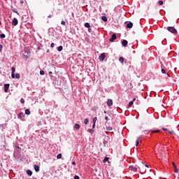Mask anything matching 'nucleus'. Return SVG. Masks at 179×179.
Listing matches in <instances>:
<instances>
[{"instance_id":"1","label":"nucleus","mask_w":179,"mask_h":179,"mask_svg":"<svg viewBox=\"0 0 179 179\" xmlns=\"http://www.w3.org/2000/svg\"><path fill=\"white\" fill-rule=\"evenodd\" d=\"M167 30L168 31H170V33H172V34H177V31L173 27H168Z\"/></svg>"},{"instance_id":"2","label":"nucleus","mask_w":179,"mask_h":179,"mask_svg":"<svg viewBox=\"0 0 179 179\" xmlns=\"http://www.w3.org/2000/svg\"><path fill=\"white\" fill-rule=\"evenodd\" d=\"M114 40H117V34H113L111 36V38L109 39V41H110V43L114 42Z\"/></svg>"},{"instance_id":"3","label":"nucleus","mask_w":179,"mask_h":179,"mask_svg":"<svg viewBox=\"0 0 179 179\" xmlns=\"http://www.w3.org/2000/svg\"><path fill=\"white\" fill-rule=\"evenodd\" d=\"M129 169V170H131V171H134V173H136L138 171V169L136 167H134V166H130Z\"/></svg>"},{"instance_id":"4","label":"nucleus","mask_w":179,"mask_h":179,"mask_svg":"<svg viewBox=\"0 0 179 179\" xmlns=\"http://www.w3.org/2000/svg\"><path fill=\"white\" fill-rule=\"evenodd\" d=\"M11 23L13 26H17V23H19V22L17 21V18H13Z\"/></svg>"},{"instance_id":"5","label":"nucleus","mask_w":179,"mask_h":179,"mask_svg":"<svg viewBox=\"0 0 179 179\" xmlns=\"http://www.w3.org/2000/svg\"><path fill=\"white\" fill-rule=\"evenodd\" d=\"M105 58H106V54L102 53L99 56V61H104Z\"/></svg>"},{"instance_id":"6","label":"nucleus","mask_w":179,"mask_h":179,"mask_svg":"<svg viewBox=\"0 0 179 179\" xmlns=\"http://www.w3.org/2000/svg\"><path fill=\"white\" fill-rule=\"evenodd\" d=\"M8 90H9V84H5L4 85V92L6 93H8Z\"/></svg>"},{"instance_id":"7","label":"nucleus","mask_w":179,"mask_h":179,"mask_svg":"<svg viewBox=\"0 0 179 179\" xmlns=\"http://www.w3.org/2000/svg\"><path fill=\"white\" fill-rule=\"evenodd\" d=\"M107 106L108 107H111V106H113V99H108Z\"/></svg>"},{"instance_id":"8","label":"nucleus","mask_w":179,"mask_h":179,"mask_svg":"<svg viewBox=\"0 0 179 179\" xmlns=\"http://www.w3.org/2000/svg\"><path fill=\"white\" fill-rule=\"evenodd\" d=\"M122 45L123 47H127L128 45V41L123 40L122 42Z\"/></svg>"},{"instance_id":"9","label":"nucleus","mask_w":179,"mask_h":179,"mask_svg":"<svg viewBox=\"0 0 179 179\" xmlns=\"http://www.w3.org/2000/svg\"><path fill=\"white\" fill-rule=\"evenodd\" d=\"M172 164H173V166L174 172H175V173H178V169H177V166H176V163L172 162Z\"/></svg>"},{"instance_id":"10","label":"nucleus","mask_w":179,"mask_h":179,"mask_svg":"<svg viewBox=\"0 0 179 179\" xmlns=\"http://www.w3.org/2000/svg\"><path fill=\"white\" fill-rule=\"evenodd\" d=\"M34 170H35V171H36V173L37 172H38V171H40V166H38V165H34Z\"/></svg>"},{"instance_id":"11","label":"nucleus","mask_w":179,"mask_h":179,"mask_svg":"<svg viewBox=\"0 0 179 179\" xmlns=\"http://www.w3.org/2000/svg\"><path fill=\"white\" fill-rule=\"evenodd\" d=\"M134 26V24L132 22H129L127 24V29H132V27Z\"/></svg>"},{"instance_id":"12","label":"nucleus","mask_w":179,"mask_h":179,"mask_svg":"<svg viewBox=\"0 0 179 179\" xmlns=\"http://www.w3.org/2000/svg\"><path fill=\"white\" fill-rule=\"evenodd\" d=\"M18 118H24V113H20L19 115H18Z\"/></svg>"},{"instance_id":"13","label":"nucleus","mask_w":179,"mask_h":179,"mask_svg":"<svg viewBox=\"0 0 179 179\" xmlns=\"http://www.w3.org/2000/svg\"><path fill=\"white\" fill-rule=\"evenodd\" d=\"M74 128H75V129H80V125H79V124L76 123V124L74 125Z\"/></svg>"},{"instance_id":"14","label":"nucleus","mask_w":179,"mask_h":179,"mask_svg":"<svg viewBox=\"0 0 179 179\" xmlns=\"http://www.w3.org/2000/svg\"><path fill=\"white\" fill-rule=\"evenodd\" d=\"M107 131H108V132H113V127L108 126V127H106Z\"/></svg>"},{"instance_id":"15","label":"nucleus","mask_w":179,"mask_h":179,"mask_svg":"<svg viewBox=\"0 0 179 179\" xmlns=\"http://www.w3.org/2000/svg\"><path fill=\"white\" fill-rule=\"evenodd\" d=\"M160 132V130H152L151 134H159Z\"/></svg>"},{"instance_id":"16","label":"nucleus","mask_w":179,"mask_h":179,"mask_svg":"<svg viewBox=\"0 0 179 179\" xmlns=\"http://www.w3.org/2000/svg\"><path fill=\"white\" fill-rule=\"evenodd\" d=\"M27 173L28 176H32L33 175V172L30 170H27Z\"/></svg>"},{"instance_id":"17","label":"nucleus","mask_w":179,"mask_h":179,"mask_svg":"<svg viewBox=\"0 0 179 179\" xmlns=\"http://www.w3.org/2000/svg\"><path fill=\"white\" fill-rule=\"evenodd\" d=\"M63 49H64V48H63L62 45H60V46L58 47L57 51H59V52H61V51H62Z\"/></svg>"},{"instance_id":"18","label":"nucleus","mask_w":179,"mask_h":179,"mask_svg":"<svg viewBox=\"0 0 179 179\" xmlns=\"http://www.w3.org/2000/svg\"><path fill=\"white\" fill-rule=\"evenodd\" d=\"M25 114H27V115H30V109H26Z\"/></svg>"},{"instance_id":"19","label":"nucleus","mask_w":179,"mask_h":179,"mask_svg":"<svg viewBox=\"0 0 179 179\" xmlns=\"http://www.w3.org/2000/svg\"><path fill=\"white\" fill-rule=\"evenodd\" d=\"M85 27H87V29H90V24L89 22H86L85 24Z\"/></svg>"},{"instance_id":"20","label":"nucleus","mask_w":179,"mask_h":179,"mask_svg":"<svg viewBox=\"0 0 179 179\" xmlns=\"http://www.w3.org/2000/svg\"><path fill=\"white\" fill-rule=\"evenodd\" d=\"M101 19H102V20H103V22H107V17H106V16H102V17H101Z\"/></svg>"},{"instance_id":"21","label":"nucleus","mask_w":179,"mask_h":179,"mask_svg":"<svg viewBox=\"0 0 179 179\" xmlns=\"http://www.w3.org/2000/svg\"><path fill=\"white\" fill-rule=\"evenodd\" d=\"M119 61L121 62V64H124V57H120Z\"/></svg>"},{"instance_id":"22","label":"nucleus","mask_w":179,"mask_h":179,"mask_svg":"<svg viewBox=\"0 0 179 179\" xmlns=\"http://www.w3.org/2000/svg\"><path fill=\"white\" fill-rule=\"evenodd\" d=\"M84 124H85V125H87V124H89V119H85V121H84Z\"/></svg>"},{"instance_id":"23","label":"nucleus","mask_w":179,"mask_h":179,"mask_svg":"<svg viewBox=\"0 0 179 179\" xmlns=\"http://www.w3.org/2000/svg\"><path fill=\"white\" fill-rule=\"evenodd\" d=\"M11 8H12L13 12H14V13H17L19 15V13L16 10V8H14L13 7H11Z\"/></svg>"},{"instance_id":"24","label":"nucleus","mask_w":179,"mask_h":179,"mask_svg":"<svg viewBox=\"0 0 179 179\" xmlns=\"http://www.w3.org/2000/svg\"><path fill=\"white\" fill-rule=\"evenodd\" d=\"M62 154H58L57 156V159H62Z\"/></svg>"},{"instance_id":"25","label":"nucleus","mask_w":179,"mask_h":179,"mask_svg":"<svg viewBox=\"0 0 179 179\" xmlns=\"http://www.w3.org/2000/svg\"><path fill=\"white\" fill-rule=\"evenodd\" d=\"M15 78H16V79H19L20 78V73H16L15 74Z\"/></svg>"},{"instance_id":"26","label":"nucleus","mask_w":179,"mask_h":179,"mask_svg":"<svg viewBox=\"0 0 179 179\" xmlns=\"http://www.w3.org/2000/svg\"><path fill=\"white\" fill-rule=\"evenodd\" d=\"M6 36L4 34H0V38H5Z\"/></svg>"},{"instance_id":"27","label":"nucleus","mask_w":179,"mask_h":179,"mask_svg":"<svg viewBox=\"0 0 179 179\" xmlns=\"http://www.w3.org/2000/svg\"><path fill=\"white\" fill-rule=\"evenodd\" d=\"M96 121H97V117H94L93 118V123H94V124H96Z\"/></svg>"},{"instance_id":"28","label":"nucleus","mask_w":179,"mask_h":179,"mask_svg":"<svg viewBox=\"0 0 179 179\" xmlns=\"http://www.w3.org/2000/svg\"><path fill=\"white\" fill-rule=\"evenodd\" d=\"M61 24H62L63 26H66V22H65V21L62 20V21L61 22Z\"/></svg>"},{"instance_id":"29","label":"nucleus","mask_w":179,"mask_h":179,"mask_svg":"<svg viewBox=\"0 0 179 179\" xmlns=\"http://www.w3.org/2000/svg\"><path fill=\"white\" fill-rule=\"evenodd\" d=\"M11 71H12V73H15L16 69H15V67H12Z\"/></svg>"},{"instance_id":"30","label":"nucleus","mask_w":179,"mask_h":179,"mask_svg":"<svg viewBox=\"0 0 179 179\" xmlns=\"http://www.w3.org/2000/svg\"><path fill=\"white\" fill-rule=\"evenodd\" d=\"M106 162H108V157H105L103 159V163H106Z\"/></svg>"},{"instance_id":"31","label":"nucleus","mask_w":179,"mask_h":179,"mask_svg":"<svg viewBox=\"0 0 179 179\" xmlns=\"http://www.w3.org/2000/svg\"><path fill=\"white\" fill-rule=\"evenodd\" d=\"M11 78H12L13 79H15V73H11Z\"/></svg>"},{"instance_id":"32","label":"nucleus","mask_w":179,"mask_h":179,"mask_svg":"<svg viewBox=\"0 0 179 179\" xmlns=\"http://www.w3.org/2000/svg\"><path fill=\"white\" fill-rule=\"evenodd\" d=\"M20 103H22V104H24V99L23 98L20 99Z\"/></svg>"},{"instance_id":"33","label":"nucleus","mask_w":179,"mask_h":179,"mask_svg":"<svg viewBox=\"0 0 179 179\" xmlns=\"http://www.w3.org/2000/svg\"><path fill=\"white\" fill-rule=\"evenodd\" d=\"M45 73V72H44V71L41 70L40 75H44Z\"/></svg>"},{"instance_id":"34","label":"nucleus","mask_w":179,"mask_h":179,"mask_svg":"<svg viewBox=\"0 0 179 179\" xmlns=\"http://www.w3.org/2000/svg\"><path fill=\"white\" fill-rule=\"evenodd\" d=\"M132 104H134V101H131L129 103V106L131 107V106H132Z\"/></svg>"},{"instance_id":"35","label":"nucleus","mask_w":179,"mask_h":179,"mask_svg":"<svg viewBox=\"0 0 179 179\" xmlns=\"http://www.w3.org/2000/svg\"><path fill=\"white\" fill-rule=\"evenodd\" d=\"M50 47L51 48H54V47H55V44H54V43H51Z\"/></svg>"},{"instance_id":"36","label":"nucleus","mask_w":179,"mask_h":179,"mask_svg":"<svg viewBox=\"0 0 179 179\" xmlns=\"http://www.w3.org/2000/svg\"><path fill=\"white\" fill-rule=\"evenodd\" d=\"M169 134H170V135H173V134H174V131H173V130L169 131Z\"/></svg>"},{"instance_id":"37","label":"nucleus","mask_w":179,"mask_h":179,"mask_svg":"<svg viewBox=\"0 0 179 179\" xmlns=\"http://www.w3.org/2000/svg\"><path fill=\"white\" fill-rule=\"evenodd\" d=\"M159 5L162 6L163 5V1H158Z\"/></svg>"},{"instance_id":"38","label":"nucleus","mask_w":179,"mask_h":179,"mask_svg":"<svg viewBox=\"0 0 179 179\" xmlns=\"http://www.w3.org/2000/svg\"><path fill=\"white\" fill-rule=\"evenodd\" d=\"M139 145V140H137L136 142V146H138Z\"/></svg>"},{"instance_id":"39","label":"nucleus","mask_w":179,"mask_h":179,"mask_svg":"<svg viewBox=\"0 0 179 179\" xmlns=\"http://www.w3.org/2000/svg\"><path fill=\"white\" fill-rule=\"evenodd\" d=\"M161 71L162 73H166V70H164V69H162Z\"/></svg>"},{"instance_id":"40","label":"nucleus","mask_w":179,"mask_h":179,"mask_svg":"<svg viewBox=\"0 0 179 179\" xmlns=\"http://www.w3.org/2000/svg\"><path fill=\"white\" fill-rule=\"evenodd\" d=\"M143 132H144V134H149V131L148 130H144Z\"/></svg>"},{"instance_id":"41","label":"nucleus","mask_w":179,"mask_h":179,"mask_svg":"<svg viewBox=\"0 0 179 179\" xmlns=\"http://www.w3.org/2000/svg\"><path fill=\"white\" fill-rule=\"evenodd\" d=\"M2 48H3V46L0 44V51H2Z\"/></svg>"},{"instance_id":"42","label":"nucleus","mask_w":179,"mask_h":179,"mask_svg":"<svg viewBox=\"0 0 179 179\" xmlns=\"http://www.w3.org/2000/svg\"><path fill=\"white\" fill-rule=\"evenodd\" d=\"M74 179H80V178H79L78 176H74Z\"/></svg>"},{"instance_id":"43","label":"nucleus","mask_w":179,"mask_h":179,"mask_svg":"<svg viewBox=\"0 0 179 179\" xmlns=\"http://www.w3.org/2000/svg\"><path fill=\"white\" fill-rule=\"evenodd\" d=\"M105 120H106V122L108 121V120H109V119H108V116H106V117H105Z\"/></svg>"},{"instance_id":"44","label":"nucleus","mask_w":179,"mask_h":179,"mask_svg":"<svg viewBox=\"0 0 179 179\" xmlns=\"http://www.w3.org/2000/svg\"><path fill=\"white\" fill-rule=\"evenodd\" d=\"M88 31H89V33H91L92 32V29L88 28Z\"/></svg>"},{"instance_id":"45","label":"nucleus","mask_w":179,"mask_h":179,"mask_svg":"<svg viewBox=\"0 0 179 179\" xmlns=\"http://www.w3.org/2000/svg\"><path fill=\"white\" fill-rule=\"evenodd\" d=\"M96 127V123H93L92 128H94Z\"/></svg>"},{"instance_id":"46","label":"nucleus","mask_w":179,"mask_h":179,"mask_svg":"<svg viewBox=\"0 0 179 179\" xmlns=\"http://www.w3.org/2000/svg\"><path fill=\"white\" fill-rule=\"evenodd\" d=\"M17 149H20V150H22V148L19 146H17Z\"/></svg>"},{"instance_id":"47","label":"nucleus","mask_w":179,"mask_h":179,"mask_svg":"<svg viewBox=\"0 0 179 179\" xmlns=\"http://www.w3.org/2000/svg\"><path fill=\"white\" fill-rule=\"evenodd\" d=\"M72 164H73V166H75V164H76V162H72Z\"/></svg>"},{"instance_id":"48","label":"nucleus","mask_w":179,"mask_h":179,"mask_svg":"<svg viewBox=\"0 0 179 179\" xmlns=\"http://www.w3.org/2000/svg\"><path fill=\"white\" fill-rule=\"evenodd\" d=\"M162 130H163V131H167V129H166V128H162Z\"/></svg>"},{"instance_id":"49","label":"nucleus","mask_w":179,"mask_h":179,"mask_svg":"<svg viewBox=\"0 0 179 179\" xmlns=\"http://www.w3.org/2000/svg\"><path fill=\"white\" fill-rule=\"evenodd\" d=\"M135 100H136V98H134L131 101H133V103H134V101H135Z\"/></svg>"},{"instance_id":"50","label":"nucleus","mask_w":179,"mask_h":179,"mask_svg":"<svg viewBox=\"0 0 179 179\" xmlns=\"http://www.w3.org/2000/svg\"><path fill=\"white\" fill-rule=\"evenodd\" d=\"M103 113H104V114H107V111H106V110H104Z\"/></svg>"},{"instance_id":"51","label":"nucleus","mask_w":179,"mask_h":179,"mask_svg":"<svg viewBox=\"0 0 179 179\" xmlns=\"http://www.w3.org/2000/svg\"><path fill=\"white\" fill-rule=\"evenodd\" d=\"M90 132H91V133L93 132V130H92V129H90Z\"/></svg>"},{"instance_id":"52","label":"nucleus","mask_w":179,"mask_h":179,"mask_svg":"<svg viewBox=\"0 0 179 179\" xmlns=\"http://www.w3.org/2000/svg\"><path fill=\"white\" fill-rule=\"evenodd\" d=\"M145 167H149V166L148 164H145Z\"/></svg>"},{"instance_id":"53","label":"nucleus","mask_w":179,"mask_h":179,"mask_svg":"<svg viewBox=\"0 0 179 179\" xmlns=\"http://www.w3.org/2000/svg\"><path fill=\"white\" fill-rule=\"evenodd\" d=\"M51 73H52V71L49 72V74H50V75H51Z\"/></svg>"},{"instance_id":"54","label":"nucleus","mask_w":179,"mask_h":179,"mask_svg":"<svg viewBox=\"0 0 179 179\" xmlns=\"http://www.w3.org/2000/svg\"><path fill=\"white\" fill-rule=\"evenodd\" d=\"M51 16H52V15H50L48 16V17H51Z\"/></svg>"},{"instance_id":"55","label":"nucleus","mask_w":179,"mask_h":179,"mask_svg":"<svg viewBox=\"0 0 179 179\" xmlns=\"http://www.w3.org/2000/svg\"><path fill=\"white\" fill-rule=\"evenodd\" d=\"M47 52H50V50H47Z\"/></svg>"},{"instance_id":"56","label":"nucleus","mask_w":179,"mask_h":179,"mask_svg":"<svg viewBox=\"0 0 179 179\" xmlns=\"http://www.w3.org/2000/svg\"><path fill=\"white\" fill-rule=\"evenodd\" d=\"M167 76H169V73H167Z\"/></svg>"},{"instance_id":"57","label":"nucleus","mask_w":179,"mask_h":179,"mask_svg":"<svg viewBox=\"0 0 179 179\" xmlns=\"http://www.w3.org/2000/svg\"><path fill=\"white\" fill-rule=\"evenodd\" d=\"M0 25H1V22H0Z\"/></svg>"}]
</instances>
